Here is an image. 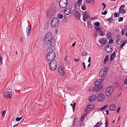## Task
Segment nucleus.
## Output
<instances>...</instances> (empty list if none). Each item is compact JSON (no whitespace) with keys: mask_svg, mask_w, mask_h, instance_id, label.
<instances>
[{"mask_svg":"<svg viewBox=\"0 0 127 127\" xmlns=\"http://www.w3.org/2000/svg\"><path fill=\"white\" fill-rule=\"evenodd\" d=\"M87 23L88 24V28H91L92 27V25L90 21H88L87 22Z\"/></svg>","mask_w":127,"mask_h":127,"instance_id":"7c9ffc66","label":"nucleus"},{"mask_svg":"<svg viewBox=\"0 0 127 127\" xmlns=\"http://www.w3.org/2000/svg\"><path fill=\"white\" fill-rule=\"evenodd\" d=\"M115 52H114L111 55L110 59V61H113L114 58L115 57L116 54H115Z\"/></svg>","mask_w":127,"mask_h":127,"instance_id":"5701e85b","label":"nucleus"},{"mask_svg":"<svg viewBox=\"0 0 127 127\" xmlns=\"http://www.w3.org/2000/svg\"><path fill=\"white\" fill-rule=\"evenodd\" d=\"M22 118L21 117L19 118L17 117L16 119V121H19Z\"/></svg>","mask_w":127,"mask_h":127,"instance_id":"a18cd8bd","label":"nucleus"},{"mask_svg":"<svg viewBox=\"0 0 127 127\" xmlns=\"http://www.w3.org/2000/svg\"><path fill=\"white\" fill-rule=\"evenodd\" d=\"M55 53L52 52V50H50L47 55L46 58L48 61H50L53 60H55Z\"/></svg>","mask_w":127,"mask_h":127,"instance_id":"7ed1b4c3","label":"nucleus"},{"mask_svg":"<svg viewBox=\"0 0 127 127\" xmlns=\"http://www.w3.org/2000/svg\"><path fill=\"white\" fill-rule=\"evenodd\" d=\"M58 71L59 74L61 76H63L65 74L63 68L62 66H60L59 67Z\"/></svg>","mask_w":127,"mask_h":127,"instance_id":"9d476101","label":"nucleus"},{"mask_svg":"<svg viewBox=\"0 0 127 127\" xmlns=\"http://www.w3.org/2000/svg\"><path fill=\"white\" fill-rule=\"evenodd\" d=\"M98 32H94V35L95 36H96L98 35Z\"/></svg>","mask_w":127,"mask_h":127,"instance_id":"8fccbe9b","label":"nucleus"},{"mask_svg":"<svg viewBox=\"0 0 127 127\" xmlns=\"http://www.w3.org/2000/svg\"><path fill=\"white\" fill-rule=\"evenodd\" d=\"M87 112L86 113L82 115L81 117V121H83L84 120L86 117L87 116Z\"/></svg>","mask_w":127,"mask_h":127,"instance_id":"393cba45","label":"nucleus"},{"mask_svg":"<svg viewBox=\"0 0 127 127\" xmlns=\"http://www.w3.org/2000/svg\"><path fill=\"white\" fill-rule=\"evenodd\" d=\"M125 33V31L123 30H122L121 31V34L122 35H123Z\"/></svg>","mask_w":127,"mask_h":127,"instance_id":"4d7b16f0","label":"nucleus"},{"mask_svg":"<svg viewBox=\"0 0 127 127\" xmlns=\"http://www.w3.org/2000/svg\"><path fill=\"white\" fill-rule=\"evenodd\" d=\"M31 30V27L30 26H29L26 29V32L27 36H29L30 34V31Z\"/></svg>","mask_w":127,"mask_h":127,"instance_id":"412c9836","label":"nucleus"},{"mask_svg":"<svg viewBox=\"0 0 127 127\" xmlns=\"http://www.w3.org/2000/svg\"><path fill=\"white\" fill-rule=\"evenodd\" d=\"M109 58L108 56V55H106L105 56L103 64H106L107 62L109 60Z\"/></svg>","mask_w":127,"mask_h":127,"instance_id":"a878e982","label":"nucleus"},{"mask_svg":"<svg viewBox=\"0 0 127 127\" xmlns=\"http://www.w3.org/2000/svg\"><path fill=\"white\" fill-rule=\"evenodd\" d=\"M91 3L92 5H93L94 4V0H91Z\"/></svg>","mask_w":127,"mask_h":127,"instance_id":"0e129e2a","label":"nucleus"},{"mask_svg":"<svg viewBox=\"0 0 127 127\" xmlns=\"http://www.w3.org/2000/svg\"><path fill=\"white\" fill-rule=\"evenodd\" d=\"M114 87L113 85H110L106 89L105 92L106 96H109L112 94L114 91Z\"/></svg>","mask_w":127,"mask_h":127,"instance_id":"20e7f679","label":"nucleus"},{"mask_svg":"<svg viewBox=\"0 0 127 127\" xmlns=\"http://www.w3.org/2000/svg\"><path fill=\"white\" fill-rule=\"evenodd\" d=\"M12 93L11 92H8L4 94V97L6 98H11Z\"/></svg>","mask_w":127,"mask_h":127,"instance_id":"ddd939ff","label":"nucleus"},{"mask_svg":"<svg viewBox=\"0 0 127 127\" xmlns=\"http://www.w3.org/2000/svg\"><path fill=\"white\" fill-rule=\"evenodd\" d=\"M80 60V59H76V58H74V60L76 62H77Z\"/></svg>","mask_w":127,"mask_h":127,"instance_id":"864d4df0","label":"nucleus"},{"mask_svg":"<svg viewBox=\"0 0 127 127\" xmlns=\"http://www.w3.org/2000/svg\"><path fill=\"white\" fill-rule=\"evenodd\" d=\"M96 31L98 32V31H99L101 29V28L100 27H97L96 26H95L94 27Z\"/></svg>","mask_w":127,"mask_h":127,"instance_id":"473e14b6","label":"nucleus"},{"mask_svg":"<svg viewBox=\"0 0 127 127\" xmlns=\"http://www.w3.org/2000/svg\"><path fill=\"white\" fill-rule=\"evenodd\" d=\"M107 37L109 39H110L111 38L112 35L110 32H108L107 34Z\"/></svg>","mask_w":127,"mask_h":127,"instance_id":"c85d7f7f","label":"nucleus"},{"mask_svg":"<svg viewBox=\"0 0 127 127\" xmlns=\"http://www.w3.org/2000/svg\"><path fill=\"white\" fill-rule=\"evenodd\" d=\"M96 98V96L95 95H93L91 96L89 98V101L90 102L94 101L95 100Z\"/></svg>","mask_w":127,"mask_h":127,"instance_id":"2eb2a0df","label":"nucleus"},{"mask_svg":"<svg viewBox=\"0 0 127 127\" xmlns=\"http://www.w3.org/2000/svg\"><path fill=\"white\" fill-rule=\"evenodd\" d=\"M88 62L90 63L91 62V57H90L89 58V59L88 61Z\"/></svg>","mask_w":127,"mask_h":127,"instance_id":"bf43d9fd","label":"nucleus"},{"mask_svg":"<svg viewBox=\"0 0 127 127\" xmlns=\"http://www.w3.org/2000/svg\"><path fill=\"white\" fill-rule=\"evenodd\" d=\"M124 84L125 85L127 84V77L125 80Z\"/></svg>","mask_w":127,"mask_h":127,"instance_id":"3c124183","label":"nucleus"},{"mask_svg":"<svg viewBox=\"0 0 127 127\" xmlns=\"http://www.w3.org/2000/svg\"><path fill=\"white\" fill-rule=\"evenodd\" d=\"M108 106V105H105L103 107H101L99 109V110L101 111V110H102V111H104L105 110H106V108H107Z\"/></svg>","mask_w":127,"mask_h":127,"instance_id":"bb28decb","label":"nucleus"},{"mask_svg":"<svg viewBox=\"0 0 127 127\" xmlns=\"http://www.w3.org/2000/svg\"><path fill=\"white\" fill-rule=\"evenodd\" d=\"M103 79H101L100 80H98L97 81H98V82H101V81H103Z\"/></svg>","mask_w":127,"mask_h":127,"instance_id":"13d9d810","label":"nucleus"},{"mask_svg":"<svg viewBox=\"0 0 127 127\" xmlns=\"http://www.w3.org/2000/svg\"><path fill=\"white\" fill-rule=\"evenodd\" d=\"M94 25L97 27H99L100 25V23L99 22H96L95 23Z\"/></svg>","mask_w":127,"mask_h":127,"instance_id":"a19ab883","label":"nucleus"},{"mask_svg":"<svg viewBox=\"0 0 127 127\" xmlns=\"http://www.w3.org/2000/svg\"><path fill=\"white\" fill-rule=\"evenodd\" d=\"M76 105V103L75 102L73 103V107H72V109H73V112L74 111V109H75V106Z\"/></svg>","mask_w":127,"mask_h":127,"instance_id":"09e8293b","label":"nucleus"},{"mask_svg":"<svg viewBox=\"0 0 127 127\" xmlns=\"http://www.w3.org/2000/svg\"><path fill=\"white\" fill-rule=\"evenodd\" d=\"M83 65L84 66V69H85L86 68V67L85 66V64L84 62L83 63Z\"/></svg>","mask_w":127,"mask_h":127,"instance_id":"6e6d98bb","label":"nucleus"},{"mask_svg":"<svg viewBox=\"0 0 127 127\" xmlns=\"http://www.w3.org/2000/svg\"><path fill=\"white\" fill-rule=\"evenodd\" d=\"M2 115L1 116L2 117H4L5 116V114L6 113V111L5 110H3L1 112Z\"/></svg>","mask_w":127,"mask_h":127,"instance_id":"58836bf2","label":"nucleus"},{"mask_svg":"<svg viewBox=\"0 0 127 127\" xmlns=\"http://www.w3.org/2000/svg\"><path fill=\"white\" fill-rule=\"evenodd\" d=\"M50 61L49 65L50 69L51 70H54L57 67V64L55 60H53Z\"/></svg>","mask_w":127,"mask_h":127,"instance_id":"39448f33","label":"nucleus"},{"mask_svg":"<svg viewBox=\"0 0 127 127\" xmlns=\"http://www.w3.org/2000/svg\"><path fill=\"white\" fill-rule=\"evenodd\" d=\"M125 45V43H122L120 46V47L121 48H122L123 47V46Z\"/></svg>","mask_w":127,"mask_h":127,"instance_id":"5fc2aeb1","label":"nucleus"},{"mask_svg":"<svg viewBox=\"0 0 127 127\" xmlns=\"http://www.w3.org/2000/svg\"><path fill=\"white\" fill-rule=\"evenodd\" d=\"M113 18H111V17L107 19V20L108 21H109L110 23H112V21H113Z\"/></svg>","mask_w":127,"mask_h":127,"instance_id":"e433bc0d","label":"nucleus"},{"mask_svg":"<svg viewBox=\"0 0 127 127\" xmlns=\"http://www.w3.org/2000/svg\"><path fill=\"white\" fill-rule=\"evenodd\" d=\"M125 7V5H122L120 7L119 10V13H123V11H124V9Z\"/></svg>","mask_w":127,"mask_h":127,"instance_id":"aec40b11","label":"nucleus"},{"mask_svg":"<svg viewBox=\"0 0 127 127\" xmlns=\"http://www.w3.org/2000/svg\"><path fill=\"white\" fill-rule=\"evenodd\" d=\"M120 14H118L117 13L115 12L114 13V15L115 17H119Z\"/></svg>","mask_w":127,"mask_h":127,"instance_id":"4c0bfd02","label":"nucleus"},{"mask_svg":"<svg viewBox=\"0 0 127 127\" xmlns=\"http://www.w3.org/2000/svg\"><path fill=\"white\" fill-rule=\"evenodd\" d=\"M2 58L3 57L1 55H0V64H3L2 60Z\"/></svg>","mask_w":127,"mask_h":127,"instance_id":"ea45409f","label":"nucleus"},{"mask_svg":"<svg viewBox=\"0 0 127 127\" xmlns=\"http://www.w3.org/2000/svg\"><path fill=\"white\" fill-rule=\"evenodd\" d=\"M95 86L92 89V91L93 92H97L99 91L102 88L103 85L101 83L98 81H96L95 83Z\"/></svg>","mask_w":127,"mask_h":127,"instance_id":"f03ea898","label":"nucleus"},{"mask_svg":"<svg viewBox=\"0 0 127 127\" xmlns=\"http://www.w3.org/2000/svg\"><path fill=\"white\" fill-rule=\"evenodd\" d=\"M98 32H99V33L100 35L101 36H102L104 35L105 33H104L102 30H101V29L99 31H98Z\"/></svg>","mask_w":127,"mask_h":127,"instance_id":"c756f323","label":"nucleus"},{"mask_svg":"<svg viewBox=\"0 0 127 127\" xmlns=\"http://www.w3.org/2000/svg\"><path fill=\"white\" fill-rule=\"evenodd\" d=\"M64 13L67 15L70 14V11L69 8H65L64 10Z\"/></svg>","mask_w":127,"mask_h":127,"instance_id":"a211bd4d","label":"nucleus"},{"mask_svg":"<svg viewBox=\"0 0 127 127\" xmlns=\"http://www.w3.org/2000/svg\"><path fill=\"white\" fill-rule=\"evenodd\" d=\"M83 15V19L84 22H86L87 19H88L90 17L89 13L88 12H85L82 14Z\"/></svg>","mask_w":127,"mask_h":127,"instance_id":"9b49d317","label":"nucleus"},{"mask_svg":"<svg viewBox=\"0 0 127 127\" xmlns=\"http://www.w3.org/2000/svg\"><path fill=\"white\" fill-rule=\"evenodd\" d=\"M123 19V17H120L118 21L119 22L122 21Z\"/></svg>","mask_w":127,"mask_h":127,"instance_id":"de8ad7c7","label":"nucleus"},{"mask_svg":"<svg viewBox=\"0 0 127 127\" xmlns=\"http://www.w3.org/2000/svg\"><path fill=\"white\" fill-rule=\"evenodd\" d=\"M108 12V11H106V10H105L104 12H102L101 14L104 15H105Z\"/></svg>","mask_w":127,"mask_h":127,"instance_id":"49530a36","label":"nucleus"},{"mask_svg":"<svg viewBox=\"0 0 127 127\" xmlns=\"http://www.w3.org/2000/svg\"><path fill=\"white\" fill-rule=\"evenodd\" d=\"M76 43V42H75L74 43H73L72 44V47H74Z\"/></svg>","mask_w":127,"mask_h":127,"instance_id":"680f3d73","label":"nucleus"},{"mask_svg":"<svg viewBox=\"0 0 127 127\" xmlns=\"http://www.w3.org/2000/svg\"><path fill=\"white\" fill-rule=\"evenodd\" d=\"M106 115H108L109 113V111L108 110H106Z\"/></svg>","mask_w":127,"mask_h":127,"instance_id":"e2e57ef3","label":"nucleus"},{"mask_svg":"<svg viewBox=\"0 0 127 127\" xmlns=\"http://www.w3.org/2000/svg\"><path fill=\"white\" fill-rule=\"evenodd\" d=\"M59 20L57 18H53L51 19L50 23L51 26L54 28L58 26Z\"/></svg>","mask_w":127,"mask_h":127,"instance_id":"423d86ee","label":"nucleus"},{"mask_svg":"<svg viewBox=\"0 0 127 127\" xmlns=\"http://www.w3.org/2000/svg\"><path fill=\"white\" fill-rule=\"evenodd\" d=\"M116 108V106L114 104H113L111 105L109 107V109L112 111L115 110Z\"/></svg>","mask_w":127,"mask_h":127,"instance_id":"4be33fe9","label":"nucleus"},{"mask_svg":"<svg viewBox=\"0 0 127 127\" xmlns=\"http://www.w3.org/2000/svg\"><path fill=\"white\" fill-rule=\"evenodd\" d=\"M82 0H78L77 5L78 6L80 7V6L81 3L82 2Z\"/></svg>","mask_w":127,"mask_h":127,"instance_id":"c9c22d12","label":"nucleus"},{"mask_svg":"<svg viewBox=\"0 0 127 127\" xmlns=\"http://www.w3.org/2000/svg\"><path fill=\"white\" fill-rule=\"evenodd\" d=\"M49 27V24L48 23H45L44 26V29L45 30H47L48 29Z\"/></svg>","mask_w":127,"mask_h":127,"instance_id":"2f4dec72","label":"nucleus"},{"mask_svg":"<svg viewBox=\"0 0 127 127\" xmlns=\"http://www.w3.org/2000/svg\"><path fill=\"white\" fill-rule=\"evenodd\" d=\"M86 7L84 5L82 6L81 7V9L83 10H85L86 9Z\"/></svg>","mask_w":127,"mask_h":127,"instance_id":"c03bdc74","label":"nucleus"},{"mask_svg":"<svg viewBox=\"0 0 127 127\" xmlns=\"http://www.w3.org/2000/svg\"><path fill=\"white\" fill-rule=\"evenodd\" d=\"M94 107V105H88L87 107L85 109V112H86L89 111L91 109L93 108Z\"/></svg>","mask_w":127,"mask_h":127,"instance_id":"dca6fc26","label":"nucleus"},{"mask_svg":"<svg viewBox=\"0 0 127 127\" xmlns=\"http://www.w3.org/2000/svg\"><path fill=\"white\" fill-rule=\"evenodd\" d=\"M67 20V17L65 15H64V18L63 19L64 21H66Z\"/></svg>","mask_w":127,"mask_h":127,"instance_id":"79ce46f5","label":"nucleus"},{"mask_svg":"<svg viewBox=\"0 0 127 127\" xmlns=\"http://www.w3.org/2000/svg\"><path fill=\"white\" fill-rule=\"evenodd\" d=\"M105 99V96L104 94H100L97 97V99L99 102L103 101Z\"/></svg>","mask_w":127,"mask_h":127,"instance_id":"1a4fd4ad","label":"nucleus"},{"mask_svg":"<svg viewBox=\"0 0 127 127\" xmlns=\"http://www.w3.org/2000/svg\"><path fill=\"white\" fill-rule=\"evenodd\" d=\"M18 123H18L17 124H16L15 125H14L13 126V127H17V126H18Z\"/></svg>","mask_w":127,"mask_h":127,"instance_id":"69168bd1","label":"nucleus"},{"mask_svg":"<svg viewBox=\"0 0 127 127\" xmlns=\"http://www.w3.org/2000/svg\"><path fill=\"white\" fill-rule=\"evenodd\" d=\"M106 46L104 48L106 52L108 53H111L112 51V47L111 45L110 47L108 44L106 45Z\"/></svg>","mask_w":127,"mask_h":127,"instance_id":"f8f14e48","label":"nucleus"},{"mask_svg":"<svg viewBox=\"0 0 127 127\" xmlns=\"http://www.w3.org/2000/svg\"><path fill=\"white\" fill-rule=\"evenodd\" d=\"M78 118L77 117H76L74 118L73 121V127H74L75 126V125L77 124L78 121Z\"/></svg>","mask_w":127,"mask_h":127,"instance_id":"b1692460","label":"nucleus"},{"mask_svg":"<svg viewBox=\"0 0 127 127\" xmlns=\"http://www.w3.org/2000/svg\"><path fill=\"white\" fill-rule=\"evenodd\" d=\"M91 0H86V2L88 3H90Z\"/></svg>","mask_w":127,"mask_h":127,"instance_id":"052dcab7","label":"nucleus"},{"mask_svg":"<svg viewBox=\"0 0 127 127\" xmlns=\"http://www.w3.org/2000/svg\"><path fill=\"white\" fill-rule=\"evenodd\" d=\"M120 109V107H119L117 110V113L119 112V111Z\"/></svg>","mask_w":127,"mask_h":127,"instance_id":"338daca9","label":"nucleus"},{"mask_svg":"<svg viewBox=\"0 0 127 127\" xmlns=\"http://www.w3.org/2000/svg\"><path fill=\"white\" fill-rule=\"evenodd\" d=\"M99 41L101 44L104 45L107 42V40H104V38H101L99 40Z\"/></svg>","mask_w":127,"mask_h":127,"instance_id":"6ab92c4d","label":"nucleus"},{"mask_svg":"<svg viewBox=\"0 0 127 127\" xmlns=\"http://www.w3.org/2000/svg\"><path fill=\"white\" fill-rule=\"evenodd\" d=\"M113 40L112 39H111L109 40V43L110 44H112L113 43Z\"/></svg>","mask_w":127,"mask_h":127,"instance_id":"603ef678","label":"nucleus"},{"mask_svg":"<svg viewBox=\"0 0 127 127\" xmlns=\"http://www.w3.org/2000/svg\"><path fill=\"white\" fill-rule=\"evenodd\" d=\"M44 40L45 43L48 45L53 46L54 45V42L53 41L52 36L50 33H48L44 37Z\"/></svg>","mask_w":127,"mask_h":127,"instance_id":"f257e3e1","label":"nucleus"},{"mask_svg":"<svg viewBox=\"0 0 127 127\" xmlns=\"http://www.w3.org/2000/svg\"><path fill=\"white\" fill-rule=\"evenodd\" d=\"M87 54V52H83V53L82 54V56H84L86 55Z\"/></svg>","mask_w":127,"mask_h":127,"instance_id":"37998d69","label":"nucleus"},{"mask_svg":"<svg viewBox=\"0 0 127 127\" xmlns=\"http://www.w3.org/2000/svg\"><path fill=\"white\" fill-rule=\"evenodd\" d=\"M74 15L75 17L77 19H79L80 18V13L78 11H75V12Z\"/></svg>","mask_w":127,"mask_h":127,"instance_id":"f3484780","label":"nucleus"},{"mask_svg":"<svg viewBox=\"0 0 127 127\" xmlns=\"http://www.w3.org/2000/svg\"><path fill=\"white\" fill-rule=\"evenodd\" d=\"M68 4L67 0H60L59 2V5L61 8H65Z\"/></svg>","mask_w":127,"mask_h":127,"instance_id":"6e6552de","label":"nucleus"},{"mask_svg":"<svg viewBox=\"0 0 127 127\" xmlns=\"http://www.w3.org/2000/svg\"><path fill=\"white\" fill-rule=\"evenodd\" d=\"M108 69V67H105L102 68L99 73V76L100 77H102L105 76L107 73V71Z\"/></svg>","mask_w":127,"mask_h":127,"instance_id":"0eeeda50","label":"nucleus"},{"mask_svg":"<svg viewBox=\"0 0 127 127\" xmlns=\"http://www.w3.org/2000/svg\"><path fill=\"white\" fill-rule=\"evenodd\" d=\"M102 5H103V6H106V5L104 3H102Z\"/></svg>","mask_w":127,"mask_h":127,"instance_id":"774afa93","label":"nucleus"},{"mask_svg":"<svg viewBox=\"0 0 127 127\" xmlns=\"http://www.w3.org/2000/svg\"><path fill=\"white\" fill-rule=\"evenodd\" d=\"M58 18L60 19H62L63 17V16L62 14H58Z\"/></svg>","mask_w":127,"mask_h":127,"instance_id":"f704fd0d","label":"nucleus"},{"mask_svg":"<svg viewBox=\"0 0 127 127\" xmlns=\"http://www.w3.org/2000/svg\"><path fill=\"white\" fill-rule=\"evenodd\" d=\"M108 119L106 118L105 127H108Z\"/></svg>","mask_w":127,"mask_h":127,"instance_id":"72a5a7b5","label":"nucleus"},{"mask_svg":"<svg viewBox=\"0 0 127 127\" xmlns=\"http://www.w3.org/2000/svg\"><path fill=\"white\" fill-rule=\"evenodd\" d=\"M102 124V122L101 121H100L97 122L96 124L94 126V127H100Z\"/></svg>","mask_w":127,"mask_h":127,"instance_id":"cd10ccee","label":"nucleus"},{"mask_svg":"<svg viewBox=\"0 0 127 127\" xmlns=\"http://www.w3.org/2000/svg\"><path fill=\"white\" fill-rule=\"evenodd\" d=\"M123 41V38L120 36H118L117 40L116 41V43L118 45H120Z\"/></svg>","mask_w":127,"mask_h":127,"instance_id":"4468645a","label":"nucleus"}]
</instances>
